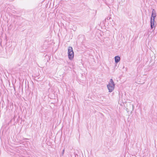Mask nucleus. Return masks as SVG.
<instances>
[{"label":"nucleus","instance_id":"4","mask_svg":"<svg viewBox=\"0 0 157 157\" xmlns=\"http://www.w3.org/2000/svg\"><path fill=\"white\" fill-rule=\"evenodd\" d=\"M114 59L115 63H117L120 60L121 58L120 57L117 56L115 57Z\"/></svg>","mask_w":157,"mask_h":157},{"label":"nucleus","instance_id":"1","mask_svg":"<svg viewBox=\"0 0 157 157\" xmlns=\"http://www.w3.org/2000/svg\"><path fill=\"white\" fill-rule=\"evenodd\" d=\"M156 16V12L155 10L154 9H153L152 12L151 17L150 19V24H151V29H153V28H155V26L154 25V22L155 18Z\"/></svg>","mask_w":157,"mask_h":157},{"label":"nucleus","instance_id":"8","mask_svg":"<svg viewBox=\"0 0 157 157\" xmlns=\"http://www.w3.org/2000/svg\"><path fill=\"white\" fill-rule=\"evenodd\" d=\"M106 5H107V4L106 3Z\"/></svg>","mask_w":157,"mask_h":157},{"label":"nucleus","instance_id":"3","mask_svg":"<svg viewBox=\"0 0 157 157\" xmlns=\"http://www.w3.org/2000/svg\"><path fill=\"white\" fill-rule=\"evenodd\" d=\"M68 55L69 59L72 60L73 59L74 53L72 48L71 47L69 46L68 48Z\"/></svg>","mask_w":157,"mask_h":157},{"label":"nucleus","instance_id":"7","mask_svg":"<svg viewBox=\"0 0 157 157\" xmlns=\"http://www.w3.org/2000/svg\"><path fill=\"white\" fill-rule=\"evenodd\" d=\"M130 105V106H132V109H133V108H134V105H131V104H129Z\"/></svg>","mask_w":157,"mask_h":157},{"label":"nucleus","instance_id":"6","mask_svg":"<svg viewBox=\"0 0 157 157\" xmlns=\"http://www.w3.org/2000/svg\"><path fill=\"white\" fill-rule=\"evenodd\" d=\"M111 18L110 17H108L107 18H106L105 19H107L108 20H109Z\"/></svg>","mask_w":157,"mask_h":157},{"label":"nucleus","instance_id":"5","mask_svg":"<svg viewBox=\"0 0 157 157\" xmlns=\"http://www.w3.org/2000/svg\"><path fill=\"white\" fill-rule=\"evenodd\" d=\"M64 151H65V150L64 149H63L62 151V153H61V154H62V155H63L64 154Z\"/></svg>","mask_w":157,"mask_h":157},{"label":"nucleus","instance_id":"2","mask_svg":"<svg viewBox=\"0 0 157 157\" xmlns=\"http://www.w3.org/2000/svg\"><path fill=\"white\" fill-rule=\"evenodd\" d=\"M115 84L112 79H110L108 84L107 85V88L109 92H112L114 89Z\"/></svg>","mask_w":157,"mask_h":157},{"label":"nucleus","instance_id":"9","mask_svg":"<svg viewBox=\"0 0 157 157\" xmlns=\"http://www.w3.org/2000/svg\"><path fill=\"white\" fill-rule=\"evenodd\" d=\"M13 13H14V12H13Z\"/></svg>","mask_w":157,"mask_h":157}]
</instances>
